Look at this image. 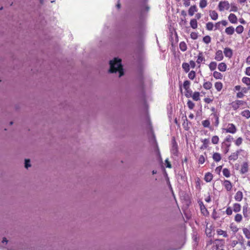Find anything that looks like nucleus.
Segmentation results:
<instances>
[{
	"instance_id": "nucleus-17",
	"label": "nucleus",
	"mask_w": 250,
	"mask_h": 250,
	"mask_svg": "<svg viewBox=\"0 0 250 250\" xmlns=\"http://www.w3.org/2000/svg\"><path fill=\"white\" fill-rule=\"evenodd\" d=\"M227 65L225 62H221L219 64L218 68L219 71L225 72L227 70Z\"/></svg>"
},
{
	"instance_id": "nucleus-46",
	"label": "nucleus",
	"mask_w": 250,
	"mask_h": 250,
	"mask_svg": "<svg viewBox=\"0 0 250 250\" xmlns=\"http://www.w3.org/2000/svg\"><path fill=\"white\" fill-rule=\"evenodd\" d=\"M205 161V157L204 155H201L199 156L198 159V163L200 164H203Z\"/></svg>"
},
{
	"instance_id": "nucleus-12",
	"label": "nucleus",
	"mask_w": 250,
	"mask_h": 250,
	"mask_svg": "<svg viewBox=\"0 0 250 250\" xmlns=\"http://www.w3.org/2000/svg\"><path fill=\"white\" fill-rule=\"evenodd\" d=\"M209 16L214 21L217 20L218 18V15L215 10H210L209 11Z\"/></svg>"
},
{
	"instance_id": "nucleus-13",
	"label": "nucleus",
	"mask_w": 250,
	"mask_h": 250,
	"mask_svg": "<svg viewBox=\"0 0 250 250\" xmlns=\"http://www.w3.org/2000/svg\"><path fill=\"white\" fill-rule=\"evenodd\" d=\"M235 29L233 26H229L225 29V33L228 35H232L234 34Z\"/></svg>"
},
{
	"instance_id": "nucleus-5",
	"label": "nucleus",
	"mask_w": 250,
	"mask_h": 250,
	"mask_svg": "<svg viewBox=\"0 0 250 250\" xmlns=\"http://www.w3.org/2000/svg\"><path fill=\"white\" fill-rule=\"evenodd\" d=\"M205 61V58L204 56L203 53L201 51H199L196 60V62L198 64V67H200L201 62H204Z\"/></svg>"
},
{
	"instance_id": "nucleus-40",
	"label": "nucleus",
	"mask_w": 250,
	"mask_h": 250,
	"mask_svg": "<svg viewBox=\"0 0 250 250\" xmlns=\"http://www.w3.org/2000/svg\"><path fill=\"white\" fill-rule=\"evenodd\" d=\"M190 83V82L188 80L184 82L183 87L185 90H188V89H189Z\"/></svg>"
},
{
	"instance_id": "nucleus-9",
	"label": "nucleus",
	"mask_w": 250,
	"mask_h": 250,
	"mask_svg": "<svg viewBox=\"0 0 250 250\" xmlns=\"http://www.w3.org/2000/svg\"><path fill=\"white\" fill-rule=\"evenodd\" d=\"M224 53L226 57L231 58L232 56V50L228 47H226L224 50Z\"/></svg>"
},
{
	"instance_id": "nucleus-14",
	"label": "nucleus",
	"mask_w": 250,
	"mask_h": 250,
	"mask_svg": "<svg viewBox=\"0 0 250 250\" xmlns=\"http://www.w3.org/2000/svg\"><path fill=\"white\" fill-rule=\"evenodd\" d=\"M197 9L196 6L195 5H192L190 6L189 9H188V14L189 16H192L194 15V13L197 12Z\"/></svg>"
},
{
	"instance_id": "nucleus-18",
	"label": "nucleus",
	"mask_w": 250,
	"mask_h": 250,
	"mask_svg": "<svg viewBox=\"0 0 250 250\" xmlns=\"http://www.w3.org/2000/svg\"><path fill=\"white\" fill-rule=\"evenodd\" d=\"M212 158L214 161L218 162L221 160V156L220 153L215 152L213 153Z\"/></svg>"
},
{
	"instance_id": "nucleus-36",
	"label": "nucleus",
	"mask_w": 250,
	"mask_h": 250,
	"mask_svg": "<svg viewBox=\"0 0 250 250\" xmlns=\"http://www.w3.org/2000/svg\"><path fill=\"white\" fill-rule=\"evenodd\" d=\"M238 153H233L229 157V160H236L238 158Z\"/></svg>"
},
{
	"instance_id": "nucleus-2",
	"label": "nucleus",
	"mask_w": 250,
	"mask_h": 250,
	"mask_svg": "<svg viewBox=\"0 0 250 250\" xmlns=\"http://www.w3.org/2000/svg\"><path fill=\"white\" fill-rule=\"evenodd\" d=\"M230 4L228 1H221L219 3L218 7L220 11H223L224 10H228Z\"/></svg>"
},
{
	"instance_id": "nucleus-61",
	"label": "nucleus",
	"mask_w": 250,
	"mask_h": 250,
	"mask_svg": "<svg viewBox=\"0 0 250 250\" xmlns=\"http://www.w3.org/2000/svg\"><path fill=\"white\" fill-rule=\"evenodd\" d=\"M246 138L250 141V131H248L245 133Z\"/></svg>"
},
{
	"instance_id": "nucleus-50",
	"label": "nucleus",
	"mask_w": 250,
	"mask_h": 250,
	"mask_svg": "<svg viewBox=\"0 0 250 250\" xmlns=\"http://www.w3.org/2000/svg\"><path fill=\"white\" fill-rule=\"evenodd\" d=\"M231 106L233 109L234 110H236L237 109L239 108V106L238 105L235 101L231 103Z\"/></svg>"
},
{
	"instance_id": "nucleus-25",
	"label": "nucleus",
	"mask_w": 250,
	"mask_h": 250,
	"mask_svg": "<svg viewBox=\"0 0 250 250\" xmlns=\"http://www.w3.org/2000/svg\"><path fill=\"white\" fill-rule=\"evenodd\" d=\"M213 76L216 79L221 80L223 78V75L217 71H214L213 73Z\"/></svg>"
},
{
	"instance_id": "nucleus-35",
	"label": "nucleus",
	"mask_w": 250,
	"mask_h": 250,
	"mask_svg": "<svg viewBox=\"0 0 250 250\" xmlns=\"http://www.w3.org/2000/svg\"><path fill=\"white\" fill-rule=\"evenodd\" d=\"M230 228L234 233H236L238 231V228L236 226V225H234V224L232 223L230 225Z\"/></svg>"
},
{
	"instance_id": "nucleus-63",
	"label": "nucleus",
	"mask_w": 250,
	"mask_h": 250,
	"mask_svg": "<svg viewBox=\"0 0 250 250\" xmlns=\"http://www.w3.org/2000/svg\"><path fill=\"white\" fill-rule=\"evenodd\" d=\"M212 101H213L212 99H211L209 98H206L204 99L205 102L207 104H209V103H211V102H212Z\"/></svg>"
},
{
	"instance_id": "nucleus-26",
	"label": "nucleus",
	"mask_w": 250,
	"mask_h": 250,
	"mask_svg": "<svg viewBox=\"0 0 250 250\" xmlns=\"http://www.w3.org/2000/svg\"><path fill=\"white\" fill-rule=\"evenodd\" d=\"M243 232L244 234L245 237L247 238L250 239V230L248 229L247 228H243Z\"/></svg>"
},
{
	"instance_id": "nucleus-64",
	"label": "nucleus",
	"mask_w": 250,
	"mask_h": 250,
	"mask_svg": "<svg viewBox=\"0 0 250 250\" xmlns=\"http://www.w3.org/2000/svg\"><path fill=\"white\" fill-rule=\"evenodd\" d=\"M245 73L248 76H250V67H248L246 68Z\"/></svg>"
},
{
	"instance_id": "nucleus-44",
	"label": "nucleus",
	"mask_w": 250,
	"mask_h": 250,
	"mask_svg": "<svg viewBox=\"0 0 250 250\" xmlns=\"http://www.w3.org/2000/svg\"><path fill=\"white\" fill-rule=\"evenodd\" d=\"M202 125L205 127H209L210 126V122L208 120H206L202 122Z\"/></svg>"
},
{
	"instance_id": "nucleus-34",
	"label": "nucleus",
	"mask_w": 250,
	"mask_h": 250,
	"mask_svg": "<svg viewBox=\"0 0 250 250\" xmlns=\"http://www.w3.org/2000/svg\"><path fill=\"white\" fill-rule=\"evenodd\" d=\"M214 26V24L211 22H208L206 24V28L209 31L212 30Z\"/></svg>"
},
{
	"instance_id": "nucleus-47",
	"label": "nucleus",
	"mask_w": 250,
	"mask_h": 250,
	"mask_svg": "<svg viewBox=\"0 0 250 250\" xmlns=\"http://www.w3.org/2000/svg\"><path fill=\"white\" fill-rule=\"evenodd\" d=\"M243 139L241 137L238 138L235 141V144L237 146H239L242 143Z\"/></svg>"
},
{
	"instance_id": "nucleus-32",
	"label": "nucleus",
	"mask_w": 250,
	"mask_h": 250,
	"mask_svg": "<svg viewBox=\"0 0 250 250\" xmlns=\"http://www.w3.org/2000/svg\"><path fill=\"white\" fill-rule=\"evenodd\" d=\"M207 5V0H200L199 2V6L201 8L203 9L206 7Z\"/></svg>"
},
{
	"instance_id": "nucleus-37",
	"label": "nucleus",
	"mask_w": 250,
	"mask_h": 250,
	"mask_svg": "<svg viewBox=\"0 0 250 250\" xmlns=\"http://www.w3.org/2000/svg\"><path fill=\"white\" fill-rule=\"evenodd\" d=\"M242 81L243 83H245L247 85H250V78L248 77H243Z\"/></svg>"
},
{
	"instance_id": "nucleus-51",
	"label": "nucleus",
	"mask_w": 250,
	"mask_h": 250,
	"mask_svg": "<svg viewBox=\"0 0 250 250\" xmlns=\"http://www.w3.org/2000/svg\"><path fill=\"white\" fill-rule=\"evenodd\" d=\"M190 37L193 40H196L198 38V34L196 32H192L190 34Z\"/></svg>"
},
{
	"instance_id": "nucleus-38",
	"label": "nucleus",
	"mask_w": 250,
	"mask_h": 250,
	"mask_svg": "<svg viewBox=\"0 0 250 250\" xmlns=\"http://www.w3.org/2000/svg\"><path fill=\"white\" fill-rule=\"evenodd\" d=\"M235 31L237 33L241 34L244 31V27L242 25H239L236 28Z\"/></svg>"
},
{
	"instance_id": "nucleus-41",
	"label": "nucleus",
	"mask_w": 250,
	"mask_h": 250,
	"mask_svg": "<svg viewBox=\"0 0 250 250\" xmlns=\"http://www.w3.org/2000/svg\"><path fill=\"white\" fill-rule=\"evenodd\" d=\"M219 137L217 136H214L212 137L211 142L213 144H217L219 142Z\"/></svg>"
},
{
	"instance_id": "nucleus-54",
	"label": "nucleus",
	"mask_w": 250,
	"mask_h": 250,
	"mask_svg": "<svg viewBox=\"0 0 250 250\" xmlns=\"http://www.w3.org/2000/svg\"><path fill=\"white\" fill-rule=\"evenodd\" d=\"M185 96L187 98L191 97L192 96V91L191 90H190L189 89H188V90H187L186 93H185Z\"/></svg>"
},
{
	"instance_id": "nucleus-8",
	"label": "nucleus",
	"mask_w": 250,
	"mask_h": 250,
	"mask_svg": "<svg viewBox=\"0 0 250 250\" xmlns=\"http://www.w3.org/2000/svg\"><path fill=\"white\" fill-rule=\"evenodd\" d=\"M224 58L222 51L220 50H217L215 53V60L217 61H221Z\"/></svg>"
},
{
	"instance_id": "nucleus-1",
	"label": "nucleus",
	"mask_w": 250,
	"mask_h": 250,
	"mask_svg": "<svg viewBox=\"0 0 250 250\" xmlns=\"http://www.w3.org/2000/svg\"><path fill=\"white\" fill-rule=\"evenodd\" d=\"M110 73L119 72V77L124 75V71L121 63V60L118 58H114L113 60L110 61Z\"/></svg>"
},
{
	"instance_id": "nucleus-20",
	"label": "nucleus",
	"mask_w": 250,
	"mask_h": 250,
	"mask_svg": "<svg viewBox=\"0 0 250 250\" xmlns=\"http://www.w3.org/2000/svg\"><path fill=\"white\" fill-rule=\"evenodd\" d=\"M179 48L183 52L186 51L187 49V45L186 42H180L179 44Z\"/></svg>"
},
{
	"instance_id": "nucleus-48",
	"label": "nucleus",
	"mask_w": 250,
	"mask_h": 250,
	"mask_svg": "<svg viewBox=\"0 0 250 250\" xmlns=\"http://www.w3.org/2000/svg\"><path fill=\"white\" fill-rule=\"evenodd\" d=\"M217 232L219 235H222L224 237H227L228 236L227 233L222 229L218 230Z\"/></svg>"
},
{
	"instance_id": "nucleus-4",
	"label": "nucleus",
	"mask_w": 250,
	"mask_h": 250,
	"mask_svg": "<svg viewBox=\"0 0 250 250\" xmlns=\"http://www.w3.org/2000/svg\"><path fill=\"white\" fill-rule=\"evenodd\" d=\"M171 152L175 155H177L178 151V145L175 140L173 139L172 142V146L171 148Z\"/></svg>"
},
{
	"instance_id": "nucleus-60",
	"label": "nucleus",
	"mask_w": 250,
	"mask_h": 250,
	"mask_svg": "<svg viewBox=\"0 0 250 250\" xmlns=\"http://www.w3.org/2000/svg\"><path fill=\"white\" fill-rule=\"evenodd\" d=\"M189 64V66H190L191 68H194L195 67L196 64L194 61H190L189 63H188Z\"/></svg>"
},
{
	"instance_id": "nucleus-57",
	"label": "nucleus",
	"mask_w": 250,
	"mask_h": 250,
	"mask_svg": "<svg viewBox=\"0 0 250 250\" xmlns=\"http://www.w3.org/2000/svg\"><path fill=\"white\" fill-rule=\"evenodd\" d=\"M184 0L183 4L186 7H188L190 5V0Z\"/></svg>"
},
{
	"instance_id": "nucleus-7",
	"label": "nucleus",
	"mask_w": 250,
	"mask_h": 250,
	"mask_svg": "<svg viewBox=\"0 0 250 250\" xmlns=\"http://www.w3.org/2000/svg\"><path fill=\"white\" fill-rule=\"evenodd\" d=\"M223 185L228 191H230L232 189V184L229 180H225L223 183Z\"/></svg>"
},
{
	"instance_id": "nucleus-30",
	"label": "nucleus",
	"mask_w": 250,
	"mask_h": 250,
	"mask_svg": "<svg viewBox=\"0 0 250 250\" xmlns=\"http://www.w3.org/2000/svg\"><path fill=\"white\" fill-rule=\"evenodd\" d=\"M208 66L211 71H213L216 68L217 63L215 62H211Z\"/></svg>"
},
{
	"instance_id": "nucleus-43",
	"label": "nucleus",
	"mask_w": 250,
	"mask_h": 250,
	"mask_svg": "<svg viewBox=\"0 0 250 250\" xmlns=\"http://www.w3.org/2000/svg\"><path fill=\"white\" fill-rule=\"evenodd\" d=\"M187 105H188V107L190 109H193L194 106H195V104L193 102H192L190 100H188L187 102Z\"/></svg>"
},
{
	"instance_id": "nucleus-62",
	"label": "nucleus",
	"mask_w": 250,
	"mask_h": 250,
	"mask_svg": "<svg viewBox=\"0 0 250 250\" xmlns=\"http://www.w3.org/2000/svg\"><path fill=\"white\" fill-rule=\"evenodd\" d=\"M236 96L238 98H242L244 96V95L243 92H239L237 93Z\"/></svg>"
},
{
	"instance_id": "nucleus-42",
	"label": "nucleus",
	"mask_w": 250,
	"mask_h": 250,
	"mask_svg": "<svg viewBox=\"0 0 250 250\" xmlns=\"http://www.w3.org/2000/svg\"><path fill=\"white\" fill-rule=\"evenodd\" d=\"M195 72L194 71H191L188 74V77L190 80H193L195 77Z\"/></svg>"
},
{
	"instance_id": "nucleus-53",
	"label": "nucleus",
	"mask_w": 250,
	"mask_h": 250,
	"mask_svg": "<svg viewBox=\"0 0 250 250\" xmlns=\"http://www.w3.org/2000/svg\"><path fill=\"white\" fill-rule=\"evenodd\" d=\"M220 249H219V245L218 244H217V243L215 242H214L213 243V246L212 248V250H220Z\"/></svg>"
},
{
	"instance_id": "nucleus-29",
	"label": "nucleus",
	"mask_w": 250,
	"mask_h": 250,
	"mask_svg": "<svg viewBox=\"0 0 250 250\" xmlns=\"http://www.w3.org/2000/svg\"><path fill=\"white\" fill-rule=\"evenodd\" d=\"M182 68L184 69V70L186 72H188L189 70V64L187 62H184L182 64Z\"/></svg>"
},
{
	"instance_id": "nucleus-22",
	"label": "nucleus",
	"mask_w": 250,
	"mask_h": 250,
	"mask_svg": "<svg viewBox=\"0 0 250 250\" xmlns=\"http://www.w3.org/2000/svg\"><path fill=\"white\" fill-rule=\"evenodd\" d=\"M190 26L193 29H196L198 26L197 21L196 20L194 19H191L190 21Z\"/></svg>"
},
{
	"instance_id": "nucleus-28",
	"label": "nucleus",
	"mask_w": 250,
	"mask_h": 250,
	"mask_svg": "<svg viewBox=\"0 0 250 250\" xmlns=\"http://www.w3.org/2000/svg\"><path fill=\"white\" fill-rule=\"evenodd\" d=\"M212 83L210 82H206L203 84V87L207 90H209L212 87Z\"/></svg>"
},
{
	"instance_id": "nucleus-3",
	"label": "nucleus",
	"mask_w": 250,
	"mask_h": 250,
	"mask_svg": "<svg viewBox=\"0 0 250 250\" xmlns=\"http://www.w3.org/2000/svg\"><path fill=\"white\" fill-rule=\"evenodd\" d=\"M227 133L234 134L236 132L237 128L233 124H229L226 128L223 129Z\"/></svg>"
},
{
	"instance_id": "nucleus-58",
	"label": "nucleus",
	"mask_w": 250,
	"mask_h": 250,
	"mask_svg": "<svg viewBox=\"0 0 250 250\" xmlns=\"http://www.w3.org/2000/svg\"><path fill=\"white\" fill-rule=\"evenodd\" d=\"M250 89V86L246 88V87H243L241 88V92H243V93H246L248 92V90Z\"/></svg>"
},
{
	"instance_id": "nucleus-39",
	"label": "nucleus",
	"mask_w": 250,
	"mask_h": 250,
	"mask_svg": "<svg viewBox=\"0 0 250 250\" xmlns=\"http://www.w3.org/2000/svg\"><path fill=\"white\" fill-rule=\"evenodd\" d=\"M223 175L228 178L230 176V172L228 168H224L223 170Z\"/></svg>"
},
{
	"instance_id": "nucleus-6",
	"label": "nucleus",
	"mask_w": 250,
	"mask_h": 250,
	"mask_svg": "<svg viewBox=\"0 0 250 250\" xmlns=\"http://www.w3.org/2000/svg\"><path fill=\"white\" fill-rule=\"evenodd\" d=\"M249 170V165L248 162H244L241 167L240 173L242 174H244L247 173Z\"/></svg>"
},
{
	"instance_id": "nucleus-24",
	"label": "nucleus",
	"mask_w": 250,
	"mask_h": 250,
	"mask_svg": "<svg viewBox=\"0 0 250 250\" xmlns=\"http://www.w3.org/2000/svg\"><path fill=\"white\" fill-rule=\"evenodd\" d=\"M192 98L193 100L195 101H198L200 100V93L199 92H195L192 95Z\"/></svg>"
},
{
	"instance_id": "nucleus-52",
	"label": "nucleus",
	"mask_w": 250,
	"mask_h": 250,
	"mask_svg": "<svg viewBox=\"0 0 250 250\" xmlns=\"http://www.w3.org/2000/svg\"><path fill=\"white\" fill-rule=\"evenodd\" d=\"M232 210H233L232 209H231V208L230 207H228V208H227L226 210V213L227 215H230L232 213Z\"/></svg>"
},
{
	"instance_id": "nucleus-11",
	"label": "nucleus",
	"mask_w": 250,
	"mask_h": 250,
	"mask_svg": "<svg viewBox=\"0 0 250 250\" xmlns=\"http://www.w3.org/2000/svg\"><path fill=\"white\" fill-rule=\"evenodd\" d=\"M229 21L232 23H236L237 22V18L234 14H230L228 17Z\"/></svg>"
},
{
	"instance_id": "nucleus-56",
	"label": "nucleus",
	"mask_w": 250,
	"mask_h": 250,
	"mask_svg": "<svg viewBox=\"0 0 250 250\" xmlns=\"http://www.w3.org/2000/svg\"><path fill=\"white\" fill-rule=\"evenodd\" d=\"M233 140V138L230 135H228L225 139V141L228 142H231Z\"/></svg>"
},
{
	"instance_id": "nucleus-23",
	"label": "nucleus",
	"mask_w": 250,
	"mask_h": 250,
	"mask_svg": "<svg viewBox=\"0 0 250 250\" xmlns=\"http://www.w3.org/2000/svg\"><path fill=\"white\" fill-rule=\"evenodd\" d=\"M214 86L218 91H220L223 88V83L221 82H216Z\"/></svg>"
},
{
	"instance_id": "nucleus-16",
	"label": "nucleus",
	"mask_w": 250,
	"mask_h": 250,
	"mask_svg": "<svg viewBox=\"0 0 250 250\" xmlns=\"http://www.w3.org/2000/svg\"><path fill=\"white\" fill-rule=\"evenodd\" d=\"M203 143L202 146H201V149H206L208 147L209 140L208 139H204L202 140Z\"/></svg>"
},
{
	"instance_id": "nucleus-21",
	"label": "nucleus",
	"mask_w": 250,
	"mask_h": 250,
	"mask_svg": "<svg viewBox=\"0 0 250 250\" xmlns=\"http://www.w3.org/2000/svg\"><path fill=\"white\" fill-rule=\"evenodd\" d=\"M243 213L245 217H248L249 216L250 210L246 206L243 207Z\"/></svg>"
},
{
	"instance_id": "nucleus-27",
	"label": "nucleus",
	"mask_w": 250,
	"mask_h": 250,
	"mask_svg": "<svg viewBox=\"0 0 250 250\" xmlns=\"http://www.w3.org/2000/svg\"><path fill=\"white\" fill-rule=\"evenodd\" d=\"M211 115L213 116L215 119V125L218 126L219 123V115L217 113H212Z\"/></svg>"
},
{
	"instance_id": "nucleus-59",
	"label": "nucleus",
	"mask_w": 250,
	"mask_h": 250,
	"mask_svg": "<svg viewBox=\"0 0 250 250\" xmlns=\"http://www.w3.org/2000/svg\"><path fill=\"white\" fill-rule=\"evenodd\" d=\"M235 102H236L239 107H240V105H243L245 103L244 101L242 100H236Z\"/></svg>"
},
{
	"instance_id": "nucleus-55",
	"label": "nucleus",
	"mask_w": 250,
	"mask_h": 250,
	"mask_svg": "<svg viewBox=\"0 0 250 250\" xmlns=\"http://www.w3.org/2000/svg\"><path fill=\"white\" fill-rule=\"evenodd\" d=\"M30 161L29 160L26 159L25 160V167L26 168H28L29 167H31V165H30Z\"/></svg>"
},
{
	"instance_id": "nucleus-33",
	"label": "nucleus",
	"mask_w": 250,
	"mask_h": 250,
	"mask_svg": "<svg viewBox=\"0 0 250 250\" xmlns=\"http://www.w3.org/2000/svg\"><path fill=\"white\" fill-rule=\"evenodd\" d=\"M242 220V216L240 214H236L234 217V220L237 223H240Z\"/></svg>"
},
{
	"instance_id": "nucleus-45",
	"label": "nucleus",
	"mask_w": 250,
	"mask_h": 250,
	"mask_svg": "<svg viewBox=\"0 0 250 250\" xmlns=\"http://www.w3.org/2000/svg\"><path fill=\"white\" fill-rule=\"evenodd\" d=\"M203 41L205 43L208 44L211 42V38L209 36H206L203 38Z\"/></svg>"
},
{
	"instance_id": "nucleus-19",
	"label": "nucleus",
	"mask_w": 250,
	"mask_h": 250,
	"mask_svg": "<svg viewBox=\"0 0 250 250\" xmlns=\"http://www.w3.org/2000/svg\"><path fill=\"white\" fill-rule=\"evenodd\" d=\"M212 178H213L212 174L209 172H208L206 174V175L205 176L204 180L207 182H209L212 180Z\"/></svg>"
},
{
	"instance_id": "nucleus-31",
	"label": "nucleus",
	"mask_w": 250,
	"mask_h": 250,
	"mask_svg": "<svg viewBox=\"0 0 250 250\" xmlns=\"http://www.w3.org/2000/svg\"><path fill=\"white\" fill-rule=\"evenodd\" d=\"M242 116L247 118V119L250 117V111L249 110H245L242 112Z\"/></svg>"
},
{
	"instance_id": "nucleus-15",
	"label": "nucleus",
	"mask_w": 250,
	"mask_h": 250,
	"mask_svg": "<svg viewBox=\"0 0 250 250\" xmlns=\"http://www.w3.org/2000/svg\"><path fill=\"white\" fill-rule=\"evenodd\" d=\"M241 206L240 204L234 203L232 206V210L235 212H238L241 210Z\"/></svg>"
},
{
	"instance_id": "nucleus-49",
	"label": "nucleus",
	"mask_w": 250,
	"mask_h": 250,
	"mask_svg": "<svg viewBox=\"0 0 250 250\" xmlns=\"http://www.w3.org/2000/svg\"><path fill=\"white\" fill-rule=\"evenodd\" d=\"M183 125L184 126V128L186 130H188L189 128V127L188 126V120L186 117V120L184 121V123L183 124Z\"/></svg>"
},
{
	"instance_id": "nucleus-10",
	"label": "nucleus",
	"mask_w": 250,
	"mask_h": 250,
	"mask_svg": "<svg viewBox=\"0 0 250 250\" xmlns=\"http://www.w3.org/2000/svg\"><path fill=\"white\" fill-rule=\"evenodd\" d=\"M243 197V194L242 192L241 191H238L234 196V199L236 201L240 202L242 201Z\"/></svg>"
}]
</instances>
